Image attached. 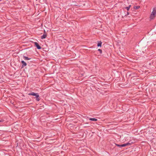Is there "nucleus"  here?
I'll list each match as a JSON object with an SVG mask.
<instances>
[{
	"instance_id": "1",
	"label": "nucleus",
	"mask_w": 156,
	"mask_h": 156,
	"mask_svg": "<svg viewBox=\"0 0 156 156\" xmlns=\"http://www.w3.org/2000/svg\"><path fill=\"white\" fill-rule=\"evenodd\" d=\"M79 0H72V3L71 4V5H75L80 6H81Z\"/></svg>"
},
{
	"instance_id": "22",
	"label": "nucleus",
	"mask_w": 156,
	"mask_h": 156,
	"mask_svg": "<svg viewBox=\"0 0 156 156\" xmlns=\"http://www.w3.org/2000/svg\"><path fill=\"white\" fill-rule=\"evenodd\" d=\"M3 121V120L2 119H1L0 120V122H2Z\"/></svg>"
},
{
	"instance_id": "9",
	"label": "nucleus",
	"mask_w": 156,
	"mask_h": 156,
	"mask_svg": "<svg viewBox=\"0 0 156 156\" xmlns=\"http://www.w3.org/2000/svg\"><path fill=\"white\" fill-rule=\"evenodd\" d=\"M90 120L94 121H97L98 120V119L95 118H90L89 119Z\"/></svg>"
},
{
	"instance_id": "11",
	"label": "nucleus",
	"mask_w": 156,
	"mask_h": 156,
	"mask_svg": "<svg viewBox=\"0 0 156 156\" xmlns=\"http://www.w3.org/2000/svg\"><path fill=\"white\" fill-rule=\"evenodd\" d=\"M28 95H32V96H35V95H36V93H35L34 92H30V93H29V94H28Z\"/></svg>"
},
{
	"instance_id": "12",
	"label": "nucleus",
	"mask_w": 156,
	"mask_h": 156,
	"mask_svg": "<svg viewBox=\"0 0 156 156\" xmlns=\"http://www.w3.org/2000/svg\"><path fill=\"white\" fill-rule=\"evenodd\" d=\"M131 5H130L126 7L125 8L127 10V11H129V9H130V7H131Z\"/></svg>"
},
{
	"instance_id": "21",
	"label": "nucleus",
	"mask_w": 156,
	"mask_h": 156,
	"mask_svg": "<svg viewBox=\"0 0 156 156\" xmlns=\"http://www.w3.org/2000/svg\"><path fill=\"white\" fill-rule=\"evenodd\" d=\"M70 23H73L71 22L70 21H69V24H70Z\"/></svg>"
},
{
	"instance_id": "6",
	"label": "nucleus",
	"mask_w": 156,
	"mask_h": 156,
	"mask_svg": "<svg viewBox=\"0 0 156 156\" xmlns=\"http://www.w3.org/2000/svg\"><path fill=\"white\" fill-rule=\"evenodd\" d=\"M34 96H35V97L36 99V100L37 101H39L40 100V99L39 98V96L38 94L36 93V95H35Z\"/></svg>"
},
{
	"instance_id": "4",
	"label": "nucleus",
	"mask_w": 156,
	"mask_h": 156,
	"mask_svg": "<svg viewBox=\"0 0 156 156\" xmlns=\"http://www.w3.org/2000/svg\"><path fill=\"white\" fill-rule=\"evenodd\" d=\"M44 33L43 34V35L41 36V39H43L46 38V36H47V34L45 32V30H44Z\"/></svg>"
},
{
	"instance_id": "5",
	"label": "nucleus",
	"mask_w": 156,
	"mask_h": 156,
	"mask_svg": "<svg viewBox=\"0 0 156 156\" xmlns=\"http://www.w3.org/2000/svg\"><path fill=\"white\" fill-rule=\"evenodd\" d=\"M21 63H22V68L24 67L27 65V63L24 61H22Z\"/></svg>"
},
{
	"instance_id": "16",
	"label": "nucleus",
	"mask_w": 156,
	"mask_h": 156,
	"mask_svg": "<svg viewBox=\"0 0 156 156\" xmlns=\"http://www.w3.org/2000/svg\"><path fill=\"white\" fill-rule=\"evenodd\" d=\"M121 146H122V147H124L126 146V143L121 144Z\"/></svg>"
},
{
	"instance_id": "3",
	"label": "nucleus",
	"mask_w": 156,
	"mask_h": 156,
	"mask_svg": "<svg viewBox=\"0 0 156 156\" xmlns=\"http://www.w3.org/2000/svg\"><path fill=\"white\" fill-rule=\"evenodd\" d=\"M34 43L35 47H36L38 49H40L41 48V47L39 45L37 42H35Z\"/></svg>"
},
{
	"instance_id": "13",
	"label": "nucleus",
	"mask_w": 156,
	"mask_h": 156,
	"mask_svg": "<svg viewBox=\"0 0 156 156\" xmlns=\"http://www.w3.org/2000/svg\"><path fill=\"white\" fill-rule=\"evenodd\" d=\"M140 7L139 6H134V8L135 9H137L140 8Z\"/></svg>"
},
{
	"instance_id": "15",
	"label": "nucleus",
	"mask_w": 156,
	"mask_h": 156,
	"mask_svg": "<svg viewBox=\"0 0 156 156\" xmlns=\"http://www.w3.org/2000/svg\"><path fill=\"white\" fill-rule=\"evenodd\" d=\"M115 144L116 146H117V147H122L121 144L120 145V144Z\"/></svg>"
},
{
	"instance_id": "18",
	"label": "nucleus",
	"mask_w": 156,
	"mask_h": 156,
	"mask_svg": "<svg viewBox=\"0 0 156 156\" xmlns=\"http://www.w3.org/2000/svg\"><path fill=\"white\" fill-rule=\"evenodd\" d=\"M126 146L130 145L129 144V142L127 143H126Z\"/></svg>"
},
{
	"instance_id": "8",
	"label": "nucleus",
	"mask_w": 156,
	"mask_h": 156,
	"mask_svg": "<svg viewBox=\"0 0 156 156\" xmlns=\"http://www.w3.org/2000/svg\"><path fill=\"white\" fill-rule=\"evenodd\" d=\"M23 58L25 60H29L31 59L30 58H29L28 57L24 56H23Z\"/></svg>"
},
{
	"instance_id": "7",
	"label": "nucleus",
	"mask_w": 156,
	"mask_h": 156,
	"mask_svg": "<svg viewBox=\"0 0 156 156\" xmlns=\"http://www.w3.org/2000/svg\"><path fill=\"white\" fill-rule=\"evenodd\" d=\"M34 96H35V97L36 99V100L37 101H39L40 100V99L39 98V96L38 94L36 93V95H35Z\"/></svg>"
},
{
	"instance_id": "20",
	"label": "nucleus",
	"mask_w": 156,
	"mask_h": 156,
	"mask_svg": "<svg viewBox=\"0 0 156 156\" xmlns=\"http://www.w3.org/2000/svg\"><path fill=\"white\" fill-rule=\"evenodd\" d=\"M69 114H70V113H69V117H71L72 116V115H69Z\"/></svg>"
},
{
	"instance_id": "14",
	"label": "nucleus",
	"mask_w": 156,
	"mask_h": 156,
	"mask_svg": "<svg viewBox=\"0 0 156 156\" xmlns=\"http://www.w3.org/2000/svg\"><path fill=\"white\" fill-rule=\"evenodd\" d=\"M128 142L129 143V144L130 145L133 143L131 140L129 141Z\"/></svg>"
},
{
	"instance_id": "19",
	"label": "nucleus",
	"mask_w": 156,
	"mask_h": 156,
	"mask_svg": "<svg viewBox=\"0 0 156 156\" xmlns=\"http://www.w3.org/2000/svg\"><path fill=\"white\" fill-rule=\"evenodd\" d=\"M129 14V12H127V14L125 15V16H126Z\"/></svg>"
},
{
	"instance_id": "10",
	"label": "nucleus",
	"mask_w": 156,
	"mask_h": 156,
	"mask_svg": "<svg viewBox=\"0 0 156 156\" xmlns=\"http://www.w3.org/2000/svg\"><path fill=\"white\" fill-rule=\"evenodd\" d=\"M102 44V42L101 41H99L98 42V44H97V46L98 47H101Z\"/></svg>"
},
{
	"instance_id": "2",
	"label": "nucleus",
	"mask_w": 156,
	"mask_h": 156,
	"mask_svg": "<svg viewBox=\"0 0 156 156\" xmlns=\"http://www.w3.org/2000/svg\"><path fill=\"white\" fill-rule=\"evenodd\" d=\"M156 14V7L153 8V11L151 14L150 18L151 19H153L155 17Z\"/></svg>"
},
{
	"instance_id": "17",
	"label": "nucleus",
	"mask_w": 156,
	"mask_h": 156,
	"mask_svg": "<svg viewBox=\"0 0 156 156\" xmlns=\"http://www.w3.org/2000/svg\"><path fill=\"white\" fill-rule=\"evenodd\" d=\"M98 51H99V52H100V53L101 54L102 53V50L100 49H99L98 50Z\"/></svg>"
}]
</instances>
